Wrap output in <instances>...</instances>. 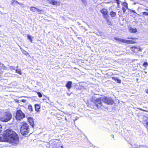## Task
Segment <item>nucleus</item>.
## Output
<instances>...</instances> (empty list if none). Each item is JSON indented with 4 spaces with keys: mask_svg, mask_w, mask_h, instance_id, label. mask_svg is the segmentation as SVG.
Listing matches in <instances>:
<instances>
[{
    "mask_svg": "<svg viewBox=\"0 0 148 148\" xmlns=\"http://www.w3.org/2000/svg\"><path fill=\"white\" fill-rule=\"evenodd\" d=\"M19 137L17 134L10 129V146H16L19 144Z\"/></svg>",
    "mask_w": 148,
    "mask_h": 148,
    "instance_id": "1",
    "label": "nucleus"
},
{
    "mask_svg": "<svg viewBox=\"0 0 148 148\" xmlns=\"http://www.w3.org/2000/svg\"><path fill=\"white\" fill-rule=\"evenodd\" d=\"M29 131V125L26 123H23L21 128V132L23 135H27Z\"/></svg>",
    "mask_w": 148,
    "mask_h": 148,
    "instance_id": "2",
    "label": "nucleus"
},
{
    "mask_svg": "<svg viewBox=\"0 0 148 148\" xmlns=\"http://www.w3.org/2000/svg\"><path fill=\"white\" fill-rule=\"evenodd\" d=\"M102 99L103 98H97L95 96L92 97V101L95 103V106L97 108H100L102 106L101 101H103Z\"/></svg>",
    "mask_w": 148,
    "mask_h": 148,
    "instance_id": "3",
    "label": "nucleus"
},
{
    "mask_svg": "<svg viewBox=\"0 0 148 148\" xmlns=\"http://www.w3.org/2000/svg\"><path fill=\"white\" fill-rule=\"evenodd\" d=\"M25 116V114H23L20 110H18L16 112V118L17 120H20L23 119Z\"/></svg>",
    "mask_w": 148,
    "mask_h": 148,
    "instance_id": "4",
    "label": "nucleus"
},
{
    "mask_svg": "<svg viewBox=\"0 0 148 148\" xmlns=\"http://www.w3.org/2000/svg\"><path fill=\"white\" fill-rule=\"evenodd\" d=\"M102 100L106 103L108 105H112L114 103V101L111 97H105L103 98Z\"/></svg>",
    "mask_w": 148,
    "mask_h": 148,
    "instance_id": "5",
    "label": "nucleus"
},
{
    "mask_svg": "<svg viewBox=\"0 0 148 148\" xmlns=\"http://www.w3.org/2000/svg\"><path fill=\"white\" fill-rule=\"evenodd\" d=\"M131 50L134 53H137L139 51H141L142 48L140 46H134L130 48Z\"/></svg>",
    "mask_w": 148,
    "mask_h": 148,
    "instance_id": "6",
    "label": "nucleus"
},
{
    "mask_svg": "<svg viewBox=\"0 0 148 148\" xmlns=\"http://www.w3.org/2000/svg\"><path fill=\"white\" fill-rule=\"evenodd\" d=\"M0 120L2 121L7 122L9 120V114H5L4 116H2L0 118Z\"/></svg>",
    "mask_w": 148,
    "mask_h": 148,
    "instance_id": "7",
    "label": "nucleus"
},
{
    "mask_svg": "<svg viewBox=\"0 0 148 148\" xmlns=\"http://www.w3.org/2000/svg\"><path fill=\"white\" fill-rule=\"evenodd\" d=\"M128 29L130 32V33H135L137 32V29L135 28H133L132 27H129Z\"/></svg>",
    "mask_w": 148,
    "mask_h": 148,
    "instance_id": "8",
    "label": "nucleus"
},
{
    "mask_svg": "<svg viewBox=\"0 0 148 148\" xmlns=\"http://www.w3.org/2000/svg\"><path fill=\"white\" fill-rule=\"evenodd\" d=\"M28 120L30 123V125L32 126L33 127H34V122L33 119L30 117H29L28 118Z\"/></svg>",
    "mask_w": 148,
    "mask_h": 148,
    "instance_id": "9",
    "label": "nucleus"
},
{
    "mask_svg": "<svg viewBox=\"0 0 148 148\" xmlns=\"http://www.w3.org/2000/svg\"><path fill=\"white\" fill-rule=\"evenodd\" d=\"M101 12L105 15L104 17H107L108 15V10L105 9H103L101 11Z\"/></svg>",
    "mask_w": 148,
    "mask_h": 148,
    "instance_id": "10",
    "label": "nucleus"
},
{
    "mask_svg": "<svg viewBox=\"0 0 148 148\" xmlns=\"http://www.w3.org/2000/svg\"><path fill=\"white\" fill-rule=\"evenodd\" d=\"M72 84V82L71 81H69L67 82L66 86L68 89H70L71 87Z\"/></svg>",
    "mask_w": 148,
    "mask_h": 148,
    "instance_id": "11",
    "label": "nucleus"
},
{
    "mask_svg": "<svg viewBox=\"0 0 148 148\" xmlns=\"http://www.w3.org/2000/svg\"><path fill=\"white\" fill-rule=\"evenodd\" d=\"M124 43L127 44H134L136 42L132 40H125Z\"/></svg>",
    "mask_w": 148,
    "mask_h": 148,
    "instance_id": "12",
    "label": "nucleus"
},
{
    "mask_svg": "<svg viewBox=\"0 0 148 148\" xmlns=\"http://www.w3.org/2000/svg\"><path fill=\"white\" fill-rule=\"evenodd\" d=\"M114 40L117 41H118L124 43L125 39L121 38H119L117 37H114Z\"/></svg>",
    "mask_w": 148,
    "mask_h": 148,
    "instance_id": "13",
    "label": "nucleus"
},
{
    "mask_svg": "<svg viewBox=\"0 0 148 148\" xmlns=\"http://www.w3.org/2000/svg\"><path fill=\"white\" fill-rule=\"evenodd\" d=\"M11 120H12L13 122L10 124V125H11L12 126H11L12 127H15L16 126V124L15 122L14 121V120H16V119L14 120V119H12Z\"/></svg>",
    "mask_w": 148,
    "mask_h": 148,
    "instance_id": "14",
    "label": "nucleus"
},
{
    "mask_svg": "<svg viewBox=\"0 0 148 148\" xmlns=\"http://www.w3.org/2000/svg\"><path fill=\"white\" fill-rule=\"evenodd\" d=\"M18 3V2L16 0H12L11 1V4L12 5L15 6Z\"/></svg>",
    "mask_w": 148,
    "mask_h": 148,
    "instance_id": "15",
    "label": "nucleus"
},
{
    "mask_svg": "<svg viewBox=\"0 0 148 148\" xmlns=\"http://www.w3.org/2000/svg\"><path fill=\"white\" fill-rule=\"evenodd\" d=\"M112 79L118 83H120L121 82V80L118 78L117 77H113Z\"/></svg>",
    "mask_w": 148,
    "mask_h": 148,
    "instance_id": "16",
    "label": "nucleus"
},
{
    "mask_svg": "<svg viewBox=\"0 0 148 148\" xmlns=\"http://www.w3.org/2000/svg\"><path fill=\"white\" fill-rule=\"evenodd\" d=\"M30 10L33 12H36V10H37V8L34 7H31L30 8Z\"/></svg>",
    "mask_w": 148,
    "mask_h": 148,
    "instance_id": "17",
    "label": "nucleus"
},
{
    "mask_svg": "<svg viewBox=\"0 0 148 148\" xmlns=\"http://www.w3.org/2000/svg\"><path fill=\"white\" fill-rule=\"evenodd\" d=\"M110 15L112 17H114L116 15V13L113 11H112L110 13Z\"/></svg>",
    "mask_w": 148,
    "mask_h": 148,
    "instance_id": "18",
    "label": "nucleus"
},
{
    "mask_svg": "<svg viewBox=\"0 0 148 148\" xmlns=\"http://www.w3.org/2000/svg\"><path fill=\"white\" fill-rule=\"evenodd\" d=\"M35 110L36 111H38L40 109V107L38 104H36L35 105Z\"/></svg>",
    "mask_w": 148,
    "mask_h": 148,
    "instance_id": "19",
    "label": "nucleus"
},
{
    "mask_svg": "<svg viewBox=\"0 0 148 148\" xmlns=\"http://www.w3.org/2000/svg\"><path fill=\"white\" fill-rule=\"evenodd\" d=\"M28 109L31 112H32L33 111L32 107L31 105H29L28 106Z\"/></svg>",
    "mask_w": 148,
    "mask_h": 148,
    "instance_id": "20",
    "label": "nucleus"
},
{
    "mask_svg": "<svg viewBox=\"0 0 148 148\" xmlns=\"http://www.w3.org/2000/svg\"><path fill=\"white\" fill-rule=\"evenodd\" d=\"M0 67L4 70H5L6 69V67L4 66L3 64L1 63H0Z\"/></svg>",
    "mask_w": 148,
    "mask_h": 148,
    "instance_id": "21",
    "label": "nucleus"
},
{
    "mask_svg": "<svg viewBox=\"0 0 148 148\" xmlns=\"http://www.w3.org/2000/svg\"><path fill=\"white\" fill-rule=\"evenodd\" d=\"M51 4L54 5H56L57 4V1L52 0Z\"/></svg>",
    "mask_w": 148,
    "mask_h": 148,
    "instance_id": "22",
    "label": "nucleus"
},
{
    "mask_svg": "<svg viewBox=\"0 0 148 148\" xmlns=\"http://www.w3.org/2000/svg\"><path fill=\"white\" fill-rule=\"evenodd\" d=\"M11 85L12 86L14 87L17 85V83L16 82H14L11 83Z\"/></svg>",
    "mask_w": 148,
    "mask_h": 148,
    "instance_id": "23",
    "label": "nucleus"
},
{
    "mask_svg": "<svg viewBox=\"0 0 148 148\" xmlns=\"http://www.w3.org/2000/svg\"><path fill=\"white\" fill-rule=\"evenodd\" d=\"M16 72L19 74L21 75V71L19 69H17L16 70Z\"/></svg>",
    "mask_w": 148,
    "mask_h": 148,
    "instance_id": "24",
    "label": "nucleus"
},
{
    "mask_svg": "<svg viewBox=\"0 0 148 148\" xmlns=\"http://www.w3.org/2000/svg\"><path fill=\"white\" fill-rule=\"evenodd\" d=\"M27 37L28 39L30 40V42H32V39L31 38V36L29 35H28L27 36Z\"/></svg>",
    "mask_w": 148,
    "mask_h": 148,
    "instance_id": "25",
    "label": "nucleus"
},
{
    "mask_svg": "<svg viewBox=\"0 0 148 148\" xmlns=\"http://www.w3.org/2000/svg\"><path fill=\"white\" fill-rule=\"evenodd\" d=\"M107 20V23L109 25H112V23L111 21L110 20L108 19H106Z\"/></svg>",
    "mask_w": 148,
    "mask_h": 148,
    "instance_id": "26",
    "label": "nucleus"
},
{
    "mask_svg": "<svg viewBox=\"0 0 148 148\" xmlns=\"http://www.w3.org/2000/svg\"><path fill=\"white\" fill-rule=\"evenodd\" d=\"M144 126L146 128L148 127V121H146L145 123H144Z\"/></svg>",
    "mask_w": 148,
    "mask_h": 148,
    "instance_id": "27",
    "label": "nucleus"
},
{
    "mask_svg": "<svg viewBox=\"0 0 148 148\" xmlns=\"http://www.w3.org/2000/svg\"><path fill=\"white\" fill-rule=\"evenodd\" d=\"M143 66L145 67L147 66H148L147 62H145L143 64Z\"/></svg>",
    "mask_w": 148,
    "mask_h": 148,
    "instance_id": "28",
    "label": "nucleus"
},
{
    "mask_svg": "<svg viewBox=\"0 0 148 148\" xmlns=\"http://www.w3.org/2000/svg\"><path fill=\"white\" fill-rule=\"evenodd\" d=\"M37 93L38 95V96L39 97H42V94L40 92H37Z\"/></svg>",
    "mask_w": 148,
    "mask_h": 148,
    "instance_id": "29",
    "label": "nucleus"
},
{
    "mask_svg": "<svg viewBox=\"0 0 148 148\" xmlns=\"http://www.w3.org/2000/svg\"><path fill=\"white\" fill-rule=\"evenodd\" d=\"M18 4L19 5L21 8H23V7H24V6H23V5H24L23 4L21 3H19L18 2Z\"/></svg>",
    "mask_w": 148,
    "mask_h": 148,
    "instance_id": "30",
    "label": "nucleus"
},
{
    "mask_svg": "<svg viewBox=\"0 0 148 148\" xmlns=\"http://www.w3.org/2000/svg\"><path fill=\"white\" fill-rule=\"evenodd\" d=\"M42 10H40L39 9H38L37 8V10H36V12H38V13H42Z\"/></svg>",
    "mask_w": 148,
    "mask_h": 148,
    "instance_id": "31",
    "label": "nucleus"
},
{
    "mask_svg": "<svg viewBox=\"0 0 148 148\" xmlns=\"http://www.w3.org/2000/svg\"><path fill=\"white\" fill-rule=\"evenodd\" d=\"M22 52L23 54H25L26 56L27 55L29 54L27 52L24 50H23V51H22Z\"/></svg>",
    "mask_w": 148,
    "mask_h": 148,
    "instance_id": "32",
    "label": "nucleus"
},
{
    "mask_svg": "<svg viewBox=\"0 0 148 148\" xmlns=\"http://www.w3.org/2000/svg\"><path fill=\"white\" fill-rule=\"evenodd\" d=\"M143 14L146 16H148V13L146 12H143Z\"/></svg>",
    "mask_w": 148,
    "mask_h": 148,
    "instance_id": "33",
    "label": "nucleus"
},
{
    "mask_svg": "<svg viewBox=\"0 0 148 148\" xmlns=\"http://www.w3.org/2000/svg\"><path fill=\"white\" fill-rule=\"evenodd\" d=\"M52 0H47V2L48 3H51Z\"/></svg>",
    "mask_w": 148,
    "mask_h": 148,
    "instance_id": "34",
    "label": "nucleus"
},
{
    "mask_svg": "<svg viewBox=\"0 0 148 148\" xmlns=\"http://www.w3.org/2000/svg\"><path fill=\"white\" fill-rule=\"evenodd\" d=\"M127 38L128 39H137V38H130L129 37Z\"/></svg>",
    "mask_w": 148,
    "mask_h": 148,
    "instance_id": "35",
    "label": "nucleus"
},
{
    "mask_svg": "<svg viewBox=\"0 0 148 148\" xmlns=\"http://www.w3.org/2000/svg\"><path fill=\"white\" fill-rule=\"evenodd\" d=\"M20 101L25 103L26 101V100L24 99H22L21 100H20Z\"/></svg>",
    "mask_w": 148,
    "mask_h": 148,
    "instance_id": "36",
    "label": "nucleus"
},
{
    "mask_svg": "<svg viewBox=\"0 0 148 148\" xmlns=\"http://www.w3.org/2000/svg\"><path fill=\"white\" fill-rule=\"evenodd\" d=\"M122 10H123V12L124 13H125V11H126L125 8H123Z\"/></svg>",
    "mask_w": 148,
    "mask_h": 148,
    "instance_id": "37",
    "label": "nucleus"
},
{
    "mask_svg": "<svg viewBox=\"0 0 148 148\" xmlns=\"http://www.w3.org/2000/svg\"><path fill=\"white\" fill-rule=\"evenodd\" d=\"M117 2V4H119V0H115Z\"/></svg>",
    "mask_w": 148,
    "mask_h": 148,
    "instance_id": "38",
    "label": "nucleus"
},
{
    "mask_svg": "<svg viewBox=\"0 0 148 148\" xmlns=\"http://www.w3.org/2000/svg\"><path fill=\"white\" fill-rule=\"evenodd\" d=\"M145 91H146V92L147 93H148V89H146Z\"/></svg>",
    "mask_w": 148,
    "mask_h": 148,
    "instance_id": "39",
    "label": "nucleus"
},
{
    "mask_svg": "<svg viewBox=\"0 0 148 148\" xmlns=\"http://www.w3.org/2000/svg\"><path fill=\"white\" fill-rule=\"evenodd\" d=\"M111 137H112L113 138H114V136L112 134L111 135Z\"/></svg>",
    "mask_w": 148,
    "mask_h": 148,
    "instance_id": "40",
    "label": "nucleus"
},
{
    "mask_svg": "<svg viewBox=\"0 0 148 148\" xmlns=\"http://www.w3.org/2000/svg\"><path fill=\"white\" fill-rule=\"evenodd\" d=\"M10 120L12 119H11V118L12 117V115L10 114Z\"/></svg>",
    "mask_w": 148,
    "mask_h": 148,
    "instance_id": "41",
    "label": "nucleus"
},
{
    "mask_svg": "<svg viewBox=\"0 0 148 148\" xmlns=\"http://www.w3.org/2000/svg\"><path fill=\"white\" fill-rule=\"evenodd\" d=\"M139 110H142V111H146L145 110H143L142 109H141V108H140L139 109Z\"/></svg>",
    "mask_w": 148,
    "mask_h": 148,
    "instance_id": "42",
    "label": "nucleus"
},
{
    "mask_svg": "<svg viewBox=\"0 0 148 148\" xmlns=\"http://www.w3.org/2000/svg\"><path fill=\"white\" fill-rule=\"evenodd\" d=\"M12 68H13V67L12 66L10 67V69H12Z\"/></svg>",
    "mask_w": 148,
    "mask_h": 148,
    "instance_id": "43",
    "label": "nucleus"
},
{
    "mask_svg": "<svg viewBox=\"0 0 148 148\" xmlns=\"http://www.w3.org/2000/svg\"><path fill=\"white\" fill-rule=\"evenodd\" d=\"M120 25H123V24H121V23H120Z\"/></svg>",
    "mask_w": 148,
    "mask_h": 148,
    "instance_id": "44",
    "label": "nucleus"
},
{
    "mask_svg": "<svg viewBox=\"0 0 148 148\" xmlns=\"http://www.w3.org/2000/svg\"><path fill=\"white\" fill-rule=\"evenodd\" d=\"M61 147H62V146H61Z\"/></svg>",
    "mask_w": 148,
    "mask_h": 148,
    "instance_id": "45",
    "label": "nucleus"
},
{
    "mask_svg": "<svg viewBox=\"0 0 148 148\" xmlns=\"http://www.w3.org/2000/svg\"><path fill=\"white\" fill-rule=\"evenodd\" d=\"M147 10L148 11V10Z\"/></svg>",
    "mask_w": 148,
    "mask_h": 148,
    "instance_id": "46",
    "label": "nucleus"
}]
</instances>
